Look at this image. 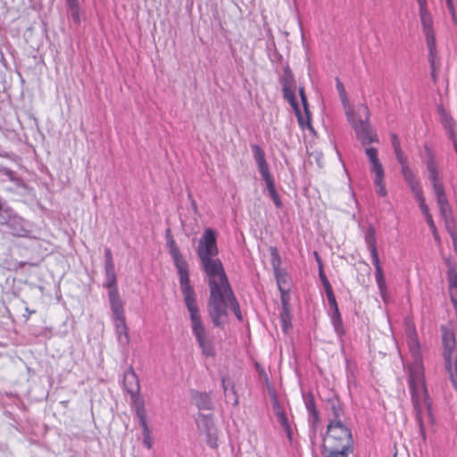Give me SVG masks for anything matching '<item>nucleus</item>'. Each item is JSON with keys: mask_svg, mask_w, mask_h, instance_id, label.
I'll return each mask as SVG.
<instances>
[{"mask_svg": "<svg viewBox=\"0 0 457 457\" xmlns=\"http://www.w3.org/2000/svg\"><path fill=\"white\" fill-rule=\"evenodd\" d=\"M271 401H272V409L273 411L278 419V421L280 423L281 427L288 431L289 430V423L287 420V418L286 416V412L284 411L283 406L278 403V400L275 394L271 395Z\"/></svg>", "mask_w": 457, "mask_h": 457, "instance_id": "nucleus-20", "label": "nucleus"}, {"mask_svg": "<svg viewBox=\"0 0 457 457\" xmlns=\"http://www.w3.org/2000/svg\"><path fill=\"white\" fill-rule=\"evenodd\" d=\"M104 258H105V262H113L111 249H109V248L105 249Z\"/></svg>", "mask_w": 457, "mask_h": 457, "instance_id": "nucleus-51", "label": "nucleus"}, {"mask_svg": "<svg viewBox=\"0 0 457 457\" xmlns=\"http://www.w3.org/2000/svg\"><path fill=\"white\" fill-rule=\"evenodd\" d=\"M443 345H444V359L445 361L457 359L456 354L454 353L456 342L454 334L446 328L443 329Z\"/></svg>", "mask_w": 457, "mask_h": 457, "instance_id": "nucleus-16", "label": "nucleus"}, {"mask_svg": "<svg viewBox=\"0 0 457 457\" xmlns=\"http://www.w3.org/2000/svg\"><path fill=\"white\" fill-rule=\"evenodd\" d=\"M0 225H7L12 234L16 237H27L32 228V224L19 216L10 208H4L0 214Z\"/></svg>", "mask_w": 457, "mask_h": 457, "instance_id": "nucleus-9", "label": "nucleus"}, {"mask_svg": "<svg viewBox=\"0 0 457 457\" xmlns=\"http://www.w3.org/2000/svg\"><path fill=\"white\" fill-rule=\"evenodd\" d=\"M445 362L452 385L457 391V359L445 361Z\"/></svg>", "mask_w": 457, "mask_h": 457, "instance_id": "nucleus-27", "label": "nucleus"}, {"mask_svg": "<svg viewBox=\"0 0 457 457\" xmlns=\"http://www.w3.org/2000/svg\"><path fill=\"white\" fill-rule=\"evenodd\" d=\"M320 278L323 281V284L325 285V279H327V278L325 277V275L323 274L322 271L320 272Z\"/></svg>", "mask_w": 457, "mask_h": 457, "instance_id": "nucleus-60", "label": "nucleus"}, {"mask_svg": "<svg viewBox=\"0 0 457 457\" xmlns=\"http://www.w3.org/2000/svg\"><path fill=\"white\" fill-rule=\"evenodd\" d=\"M325 288H326V294H327L328 301V303H329V306H330L331 310L332 311L337 310L338 306H337V301H336V297L334 295L332 287H331V286H330V284H329L328 279H325Z\"/></svg>", "mask_w": 457, "mask_h": 457, "instance_id": "nucleus-33", "label": "nucleus"}, {"mask_svg": "<svg viewBox=\"0 0 457 457\" xmlns=\"http://www.w3.org/2000/svg\"><path fill=\"white\" fill-rule=\"evenodd\" d=\"M270 253H271V263H272V266L274 268L276 274H278V266L280 263V258H279V255H278L276 248H274V247L270 248Z\"/></svg>", "mask_w": 457, "mask_h": 457, "instance_id": "nucleus-45", "label": "nucleus"}, {"mask_svg": "<svg viewBox=\"0 0 457 457\" xmlns=\"http://www.w3.org/2000/svg\"><path fill=\"white\" fill-rule=\"evenodd\" d=\"M124 386L132 400H138L140 385L139 380L132 368H129L123 375Z\"/></svg>", "mask_w": 457, "mask_h": 457, "instance_id": "nucleus-14", "label": "nucleus"}, {"mask_svg": "<svg viewBox=\"0 0 457 457\" xmlns=\"http://www.w3.org/2000/svg\"><path fill=\"white\" fill-rule=\"evenodd\" d=\"M364 241L369 251L377 249L376 231L372 226H370L364 235Z\"/></svg>", "mask_w": 457, "mask_h": 457, "instance_id": "nucleus-28", "label": "nucleus"}, {"mask_svg": "<svg viewBox=\"0 0 457 457\" xmlns=\"http://www.w3.org/2000/svg\"><path fill=\"white\" fill-rule=\"evenodd\" d=\"M294 111H295V113L296 117H297V120H298L299 126L303 129H308L311 131H313V128L311 125V112H310V111H307V112H305L303 111V113L300 111L299 107H297L296 109H294Z\"/></svg>", "mask_w": 457, "mask_h": 457, "instance_id": "nucleus-25", "label": "nucleus"}, {"mask_svg": "<svg viewBox=\"0 0 457 457\" xmlns=\"http://www.w3.org/2000/svg\"><path fill=\"white\" fill-rule=\"evenodd\" d=\"M299 94H300V97H301V98H302V97H305V96H305V93H304V89H303V87H300V88H299Z\"/></svg>", "mask_w": 457, "mask_h": 457, "instance_id": "nucleus-58", "label": "nucleus"}, {"mask_svg": "<svg viewBox=\"0 0 457 457\" xmlns=\"http://www.w3.org/2000/svg\"><path fill=\"white\" fill-rule=\"evenodd\" d=\"M420 14L422 31L425 35L426 44L428 50L431 74L432 77L435 79L436 69L439 66V61L437 58L436 35L433 29V19L427 8V2H420Z\"/></svg>", "mask_w": 457, "mask_h": 457, "instance_id": "nucleus-5", "label": "nucleus"}, {"mask_svg": "<svg viewBox=\"0 0 457 457\" xmlns=\"http://www.w3.org/2000/svg\"><path fill=\"white\" fill-rule=\"evenodd\" d=\"M143 434V445L147 448L151 449L154 445V439L151 436V430L149 427L142 428Z\"/></svg>", "mask_w": 457, "mask_h": 457, "instance_id": "nucleus-39", "label": "nucleus"}, {"mask_svg": "<svg viewBox=\"0 0 457 457\" xmlns=\"http://www.w3.org/2000/svg\"><path fill=\"white\" fill-rule=\"evenodd\" d=\"M329 403L328 423L345 424V413L337 399H331Z\"/></svg>", "mask_w": 457, "mask_h": 457, "instance_id": "nucleus-18", "label": "nucleus"}, {"mask_svg": "<svg viewBox=\"0 0 457 457\" xmlns=\"http://www.w3.org/2000/svg\"><path fill=\"white\" fill-rule=\"evenodd\" d=\"M413 195H414L416 201L418 202L419 206H420L423 215L425 217L427 215H429L430 214L429 208H428V204L425 202V197L423 196V191H421V192H420L418 194H415Z\"/></svg>", "mask_w": 457, "mask_h": 457, "instance_id": "nucleus-37", "label": "nucleus"}, {"mask_svg": "<svg viewBox=\"0 0 457 457\" xmlns=\"http://www.w3.org/2000/svg\"><path fill=\"white\" fill-rule=\"evenodd\" d=\"M365 154L370 163V171L373 174V182L376 193L380 196H386L387 194L384 178L385 172L381 162L378 157V151L374 147H367Z\"/></svg>", "mask_w": 457, "mask_h": 457, "instance_id": "nucleus-11", "label": "nucleus"}, {"mask_svg": "<svg viewBox=\"0 0 457 457\" xmlns=\"http://www.w3.org/2000/svg\"><path fill=\"white\" fill-rule=\"evenodd\" d=\"M438 113L440 116V120L445 129L448 130L450 137L452 138L455 137L457 134L453 129L455 121L453 117L443 107L438 108Z\"/></svg>", "mask_w": 457, "mask_h": 457, "instance_id": "nucleus-22", "label": "nucleus"}, {"mask_svg": "<svg viewBox=\"0 0 457 457\" xmlns=\"http://www.w3.org/2000/svg\"><path fill=\"white\" fill-rule=\"evenodd\" d=\"M105 278H106L105 286L109 289V292H112V290H118V287L116 285L115 273L105 274Z\"/></svg>", "mask_w": 457, "mask_h": 457, "instance_id": "nucleus-43", "label": "nucleus"}, {"mask_svg": "<svg viewBox=\"0 0 457 457\" xmlns=\"http://www.w3.org/2000/svg\"><path fill=\"white\" fill-rule=\"evenodd\" d=\"M332 312H333L332 316H331L332 325L334 327L336 333L339 337H341L344 335L345 331H344L343 321L341 319L339 310L337 309V310H334Z\"/></svg>", "mask_w": 457, "mask_h": 457, "instance_id": "nucleus-29", "label": "nucleus"}, {"mask_svg": "<svg viewBox=\"0 0 457 457\" xmlns=\"http://www.w3.org/2000/svg\"><path fill=\"white\" fill-rule=\"evenodd\" d=\"M4 174L9 179V180L16 183V184H19V179L16 177V174L11 170H8V169H5L4 170Z\"/></svg>", "mask_w": 457, "mask_h": 457, "instance_id": "nucleus-46", "label": "nucleus"}, {"mask_svg": "<svg viewBox=\"0 0 457 457\" xmlns=\"http://www.w3.org/2000/svg\"><path fill=\"white\" fill-rule=\"evenodd\" d=\"M405 329L409 350L413 357V361L409 366V387L420 433L425 440L426 434L422 414L427 411L429 416L431 415L430 402L425 384L424 367L416 329L411 322H406Z\"/></svg>", "mask_w": 457, "mask_h": 457, "instance_id": "nucleus-1", "label": "nucleus"}, {"mask_svg": "<svg viewBox=\"0 0 457 457\" xmlns=\"http://www.w3.org/2000/svg\"><path fill=\"white\" fill-rule=\"evenodd\" d=\"M402 173L413 195L422 191L420 182L416 179L413 172L407 165L402 166Z\"/></svg>", "mask_w": 457, "mask_h": 457, "instance_id": "nucleus-21", "label": "nucleus"}, {"mask_svg": "<svg viewBox=\"0 0 457 457\" xmlns=\"http://www.w3.org/2000/svg\"><path fill=\"white\" fill-rule=\"evenodd\" d=\"M451 299H452L453 304L454 306L455 313H456V316H457V299L455 298V295L454 296H451Z\"/></svg>", "mask_w": 457, "mask_h": 457, "instance_id": "nucleus-56", "label": "nucleus"}, {"mask_svg": "<svg viewBox=\"0 0 457 457\" xmlns=\"http://www.w3.org/2000/svg\"><path fill=\"white\" fill-rule=\"evenodd\" d=\"M70 13L75 22L80 21L79 7L78 2H70L69 4Z\"/></svg>", "mask_w": 457, "mask_h": 457, "instance_id": "nucleus-42", "label": "nucleus"}, {"mask_svg": "<svg viewBox=\"0 0 457 457\" xmlns=\"http://www.w3.org/2000/svg\"><path fill=\"white\" fill-rule=\"evenodd\" d=\"M104 270L105 274L115 273L113 262H105Z\"/></svg>", "mask_w": 457, "mask_h": 457, "instance_id": "nucleus-49", "label": "nucleus"}, {"mask_svg": "<svg viewBox=\"0 0 457 457\" xmlns=\"http://www.w3.org/2000/svg\"><path fill=\"white\" fill-rule=\"evenodd\" d=\"M222 387L224 391V395L228 399L232 400V403L234 406L238 405V397L236 393L235 383L228 378H222Z\"/></svg>", "mask_w": 457, "mask_h": 457, "instance_id": "nucleus-23", "label": "nucleus"}, {"mask_svg": "<svg viewBox=\"0 0 457 457\" xmlns=\"http://www.w3.org/2000/svg\"><path fill=\"white\" fill-rule=\"evenodd\" d=\"M301 101H302V104H303V111L305 112H307V111H309L308 109V102H307V97H302L301 98Z\"/></svg>", "mask_w": 457, "mask_h": 457, "instance_id": "nucleus-53", "label": "nucleus"}, {"mask_svg": "<svg viewBox=\"0 0 457 457\" xmlns=\"http://www.w3.org/2000/svg\"><path fill=\"white\" fill-rule=\"evenodd\" d=\"M218 253L216 233L212 228L204 229L197 246V254L200 261L216 258Z\"/></svg>", "mask_w": 457, "mask_h": 457, "instance_id": "nucleus-13", "label": "nucleus"}, {"mask_svg": "<svg viewBox=\"0 0 457 457\" xmlns=\"http://www.w3.org/2000/svg\"><path fill=\"white\" fill-rule=\"evenodd\" d=\"M278 287H279L280 291H281V292H283L282 287H281V285H280V279H279V278H278Z\"/></svg>", "mask_w": 457, "mask_h": 457, "instance_id": "nucleus-61", "label": "nucleus"}, {"mask_svg": "<svg viewBox=\"0 0 457 457\" xmlns=\"http://www.w3.org/2000/svg\"><path fill=\"white\" fill-rule=\"evenodd\" d=\"M266 186H267L268 192H269L271 199L273 200L275 205L277 207L280 208L282 206V202L276 191L274 182L269 183Z\"/></svg>", "mask_w": 457, "mask_h": 457, "instance_id": "nucleus-38", "label": "nucleus"}, {"mask_svg": "<svg viewBox=\"0 0 457 457\" xmlns=\"http://www.w3.org/2000/svg\"><path fill=\"white\" fill-rule=\"evenodd\" d=\"M117 341L120 346L125 348L129 345L130 337L125 318L113 319Z\"/></svg>", "mask_w": 457, "mask_h": 457, "instance_id": "nucleus-17", "label": "nucleus"}, {"mask_svg": "<svg viewBox=\"0 0 457 457\" xmlns=\"http://www.w3.org/2000/svg\"><path fill=\"white\" fill-rule=\"evenodd\" d=\"M168 246L170 253L172 257L173 262L177 268L178 274L179 277V286L182 294L194 290V287L190 284L189 271L187 262L179 252L175 241L172 238L168 240Z\"/></svg>", "mask_w": 457, "mask_h": 457, "instance_id": "nucleus-7", "label": "nucleus"}, {"mask_svg": "<svg viewBox=\"0 0 457 457\" xmlns=\"http://www.w3.org/2000/svg\"><path fill=\"white\" fill-rule=\"evenodd\" d=\"M396 154V157L398 159V161L400 162V163L403 165H405L404 162H403V153L402 151L400 150V152H398V154Z\"/></svg>", "mask_w": 457, "mask_h": 457, "instance_id": "nucleus-55", "label": "nucleus"}, {"mask_svg": "<svg viewBox=\"0 0 457 457\" xmlns=\"http://www.w3.org/2000/svg\"><path fill=\"white\" fill-rule=\"evenodd\" d=\"M279 319L283 331L287 333V330L291 328V316L289 310L281 311Z\"/></svg>", "mask_w": 457, "mask_h": 457, "instance_id": "nucleus-35", "label": "nucleus"}, {"mask_svg": "<svg viewBox=\"0 0 457 457\" xmlns=\"http://www.w3.org/2000/svg\"><path fill=\"white\" fill-rule=\"evenodd\" d=\"M307 411H309L310 417L312 420V422H317L319 420L318 411L315 409V404L313 399H310L305 403Z\"/></svg>", "mask_w": 457, "mask_h": 457, "instance_id": "nucleus-41", "label": "nucleus"}, {"mask_svg": "<svg viewBox=\"0 0 457 457\" xmlns=\"http://www.w3.org/2000/svg\"><path fill=\"white\" fill-rule=\"evenodd\" d=\"M433 233V236H434V238L436 240V241H439V237H438V234L436 232V228H435V232H432Z\"/></svg>", "mask_w": 457, "mask_h": 457, "instance_id": "nucleus-59", "label": "nucleus"}, {"mask_svg": "<svg viewBox=\"0 0 457 457\" xmlns=\"http://www.w3.org/2000/svg\"><path fill=\"white\" fill-rule=\"evenodd\" d=\"M193 400L200 411H210L212 409V401L209 395L206 393H195L193 395Z\"/></svg>", "mask_w": 457, "mask_h": 457, "instance_id": "nucleus-24", "label": "nucleus"}, {"mask_svg": "<svg viewBox=\"0 0 457 457\" xmlns=\"http://www.w3.org/2000/svg\"><path fill=\"white\" fill-rule=\"evenodd\" d=\"M447 9L449 11V12L451 13L452 15V20H453V22L457 25V17L455 15V12H454V6L453 4V2H447Z\"/></svg>", "mask_w": 457, "mask_h": 457, "instance_id": "nucleus-48", "label": "nucleus"}, {"mask_svg": "<svg viewBox=\"0 0 457 457\" xmlns=\"http://www.w3.org/2000/svg\"><path fill=\"white\" fill-rule=\"evenodd\" d=\"M427 168L428 170V179L432 184L440 212L444 217H446L450 212V205L441 178L438 175L436 165L432 159L428 161Z\"/></svg>", "mask_w": 457, "mask_h": 457, "instance_id": "nucleus-8", "label": "nucleus"}, {"mask_svg": "<svg viewBox=\"0 0 457 457\" xmlns=\"http://www.w3.org/2000/svg\"><path fill=\"white\" fill-rule=\"evenodd\" d=\"M396 154V157L398 159V161L400 162V163L403 165H405L404 162H403V153L402 151L400 150V152H398V154Z\"/></svg>", "mask_w": 457, "mask_h": 457, "instance_id": "nucleus-54", "label": "nucleus"}, {"mask_svg": "<svg viewBox=\"0 0 457 457\" xmlns=\"http://www.w3.org/2000/svg\"><path fill=\"white\" fill-rule=\"evenodd\" d=\"M210 287L208 313L215 321L223 313L224 297L231 294L227 275L220 259L212 258L201 262Z\"/></svg>", "mask_w": 457, "mask_h": 457, "instance_id": "nucleus-2", "label": "nucleus"}, {"mask_svg": "<svg viewBox=\"0 0 457 457\" xmlns=\"http://www.w3.org/2000/svg\"><path fill=\"white\" fill-rule=\"evenodd\" d=\"M184 303L189 313L192 333L205 357L215 355V347L212 336L205 328L199 312L195 290L182 294Z\"/></svg>", "mask_w": 457, "mask_h": 457, "instance_id": "nucleus-4", "label": "nucleus"}, {"mask_svg": "<svg viewBox=\"0 0 457 457\" xmlns=\"http://www.w3.org/2000/svg\"><path fill=\"white\" fill-rule=\"evenodd\" d=\"M391 140H392V145L394 147V150H395V154H398V152H400V142L396 137V135L393 134L391 136Z\"/></svg>", "mask_w": 457, "mask_h": 457, "instance_id": "nucleus-47", "label": "nucleus"}, {"mask_svg": "<svg viewBox=\"0 0 457 457\" xmlns=\"http://www.w3.org/2000/svg\"><path fill=\"white\" fill-rule=\"evenodd\" d=\"M257 167L266 185L274 182L271 174L270 173L267 162L258 164Z\"/></svg>", "mask_w": 457, "mask_h": 457, "instance_id": "nucleus-34", "label": "nucleus"}, {"mask_svg": "<svg viewBox=\"0 0 457 457\" xmlns=\"http://www.w3.org/2000/svg\"><path fill=\"white\" fill-rule=\"evenodd\" d=\"M197 429L205 436V442L211 448L218 447L219 433L213 421L212 414L199 412L195 418Z\"/></svg>", "mask_w": 457, "mask_h": 457, "instance_id": "nucleus-12", "label": "nucleus"}, {"mask_svg": "<svg viewBox=\"0 0 457 457\" xmlns=\"http://www.w3.org/2000/svg\"><path fill=\"white\" fill-rule=\"evenodd\" d=\"M452 237H453V240L454 248L457 251V239H456V237H455L453 233H452Z\"/></svg>", "mask_w": 457, "mask_h": 457, "instance_id": "nucleus-57", "label": "nucleus"}, {"mask_svg": "<svg viewBox=\"0 0 457 457\" xmlns=\"http://www.w3.org/2000/svg\"><path fill=\"white\" fill-rule=\"evenodd\" d=\"M136 407V414L139 420L141 428L149 427L146 421V414L144 407V402L138 397V400H132Z\"/></svg>", "mask_w": 457, "mask_h": 457, "instance_id": "nucleus-26", "label": "nucleus"}, {"mask_svg": "<svg viewBox=\"0 0 457 457\" xmlns=\"http://www.w3.org/2000/svg\"><path fill=\"white\" fill-rule=\"evenodd\" d=\"M283 95L285 99L290 104L293 109H296L298 106L295 94L288 87H283Z\"/></svg>", "mask_w": 457, "mask_h": 457, "instance_id": "nucleus-36", "label": "nucleus"}, {"mask_svg": "<svg viewBox=\"0 0 457 457\" xmlns=\"http://www.w3.org/2000/svg\"><path fill=\"white\" fill-rule=\"evenodd\" d=\"M351 448H335L332 450H325L323 448L322 454L324 457H348Z\"/></svg>", "mask_w": 457, "mask_h": 457, "instance_id": "nucleus-30", "label": "nucleus"}, {"mask_svg": "<svg viewBox=\"0 0 457 457\" xmlns=\"http://www.w3.org/2000/svg\"><path fill=\"white\" fill-rule=\"evenodd\" d=\"M447 281L450 295L454 296V291L457 288V272L453 268H450L447 271Z\"/></svg>", "mask_w": 457, "mask_h": 457, "instance_id": "nucleus-32", "label": "nucleus"}, {"mask_svg": "<svg viewBox=\"0 0 457 457\" xmlns=\"http://www.w3.org/2000/svg\"><path fill=\"white\" fill-rule=\"evenodd\" d=\"M281 302H282V311L289 310L288 302L283 293H282V296H281Z\"/></svg>", "mask_w": 457, "mask_h": 457, "instance_id": "nucleus-52", "label": "nucleus"}, {"mask_svg": "<svg viewBox=\"0 0 457 457\" xmlns=\"http://www.w3.org/2000/svg\"><path fill=\"white\" fill-rule=\"evenodd\" d=\"M425 218H426V220H427L428 225V227L430 228L431 231H432V232H435L436 225H435V223H434V220H433L432 215H431V214L427 215Z\"/></svg>", "mask_w": 457, "mask_h": 457, "instance_id": "nucleus-50", "label": "nucleus"}, {"mask_svg": "<svg viewBox=\"0 0 457 457\" xmlns=\"http://www.w3.org/2000/svg\"><path fill=\"white\" fill-rule=\"evenodd\" d=\"M352 444V434L345 424H328L327 433L323 438V448L325 450H332L337 447L351 448Z\"/></svg>", "mask_w": 457, "mask_h": 457, "instance_id": "nucleus-6", "label": "nucleus"}, {"mask_svg": "<svg viewBox=\"0 0 457 457\" xmlns=\"http://www.w3.org/2000/svg\"><path fill=\"white\" fill-rule=\"evenodd\" d=\"M365 154L370 163V171L373 174V182L376 193L380 196H386L387 194L384 178L385 172L381 162L378 157V151L374 147H367Z\"/></svg>", "mask_w": 457, "mask_h": 457, "instance_id": "nucleus-10", "label": "nucleus"}, {"mask_svg": "<svg viewBox=\"0 0 457 457\" xmlns=\"http://www.w3.org/2000/svg\"><path fill=\"white\" fill-rule=\"evenodd\" d=\"M370 255H371L372 263H373V265L375 267V272L382 271L383 269H382V266L380 265V262H379V258H378V249L370 250Z\"/></svg>", "mask_w": 457, "mask_h": 457, "instance_id": "nucleus-44", "label": "nucleus"}, {"mask_svg": "<svg viewBox=\"0 0 457 457\" xmlns=\"http://www.w3.org/2000/svg\"><path fill=\"white\" fill-rule=\"evenodd\" d=\"M375 278H376V282H377L381 297L383 298L384 301H386L387 288H386V279L384 277L383 270L375 272Z\"/></svg>", "mask_w": 457, "mask_h": 457, "instance_id": "nucleus-31", "label": "nucleus"}, {"mask_svg": "<svg viewBox=\"0 0 457 457\" xmlns=\"http://www.w3.org/2000/svg\"><path fill=\"white\" fill-rule=\"evenodd\" d=\"M223 302H224V306H223V310H222L223 313H221L217 318L216 321L213 319H212L213 324L216 327L221 326V324L223 323V318H225L227 316V314H228V307L231 308V310L234 312V314L236 315V317L239 320H242V314H241V312H240L239 304L237 302V300H236L232 291H231L230 295H228V297H224Z\"/></svg>", "mask_w": 457, "mask_h": 457, "instance_id": "nucleus-15", "label": "nucleus"}, {"mask_svg": "<svg viewBox=\"0 0 457 457\" xmlns=\"http://www.w3.org/2000/svg\"><path fill=\"white\" fill-rule=\"evenodd\" d=\"M252 150H253V157H254V160H255L257 165L260 163L266 162L265 154H264L263 150L259 145H253L252 146Z\"/></svg>", "mask_w": 457, "mask_h": 457, "instance_id": "nucleus-40", "label": "nucleus"}, {"mask_svg": "<svg viewBox=\"0 0 457 457\" xmlns=\"http://www.w3.org/2000/svg\"><path fill=\"white\" fill-rule=\"evenodd\" d=\"M108 295L113 319L125 318L123 302L120 297L119 291L108 292Z\"/></svg>", "mask_w": 457, "mask_h": 457, "instance_id": "nucleus-19", "label": "nucleus"}, {"mask_svg": "<svg viewBox=\"0 0 457 457\" xmlns=\"http://www.w3.org/2000/svg\"><path fill=\"white\" fill-rule=\"evenodd\" d=\"M336 87L339 96L345 109L348 121L351 123L355 131L357 138L362 145H367L377 141V136L371 129L369 122L370 111L367 105L360 104L355 108H352L348 104L347 93L343 83L339 79H336Z\"/></svg>", "mask_w": 457, "mask_h": 457, "instance_id": "nucleus-3", "label": "nucleus"}]
</instances>
